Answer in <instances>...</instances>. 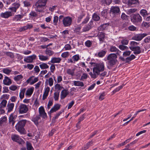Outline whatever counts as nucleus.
Listing matches in <instances>:
<instances>
[{"label": "nucleus", "instance_id": "obj_1", "mask_svg": "<svg viewBox=\"0 0 150 150\" xmlns=\"http://www.w3.org/2000/svg\"><path fill=\"white\" fill-rule=\"evenodd\" d=\"M90 64L94 66L93 69V74L92 72L89 73L92 78H96L97 76L100 74V72H102L104 70L105 65L103 62H100L98 64L92 62L90 63Z\"/></svg>", "mask_w": 150, "mask_h": 150}, {"label": "nucleus", "instance_id": "obj_2", "mask_svg": "<svg viewBox=\"0 0 150 150\" xmlns=\"http://www.w3.org/2000/svg\"><path fill=\"white\" fill-rule=\"evenodd\" d=\"M117 57L116 54L114 53L110 54L107 56V59L108 63L107 68L108 69H111L115 67L117 62V60L116 59Z\"/></svg>", "mask_w": 150, "mask_h": 150}, {"label": "nucleus", "instance_id": "obj_3", "mask_svg": "<svg viewBox=\"0 0 150 150\" xmlns=\"http://www.w3.org/2000/svg\"><path fill=\"white\" fill-rule=\"evenodd\" d=\"M26 120H22L19 122L16 125V129L21 134H24L25 133V130L24 128L25 125L26 123Z\"/></svg>", "mask_w": 150, "mask_h": 150}, {"label": "nucleus", "instance_id": "obj_4", "mask_svg": "<svg viewBox=\"0 0 150 150\" xmlns=\"http://www.w3.org/2000/svg\"><path fill=\"white\" fill-rule=\"evenodd\" d=\"M72 22V18L70 16L64 17L62 20V23L64 26L65 27L69 26Z\"/></svg>", "mask_w": 150, "mask_h": 150}, {"label": "nucleus", "instance_id": "obj_5", "mask_svg": "<svg viewBox=\"0 0 150 150\" xmlns=\"http://www.w3.org/2000/svg\"><path fill=\"white\" fill-rule=\"evenodd\" d=\"M19 112L21 114L26 113L28 111V106L25 104L21 103L18 107Z\"/></svg>", "mask_w": 150, "mask_h": 150}, {"label": "nucleus", "instance_id": "obj_6", "mask_svg": "<svg viewBox=\"0 0 150 150\" xmlns=\"http://www.w3.org/2000/svg\"><path fill=\"white\" fill-rule=\"evenodd\" d=\"M131 21L134 23L141 22L142 18L139 14H134L132 16Z\"/></svg>", "mask_w": 150, "mask_h": 150}, {"label": "nucleus", "instance_id": "obj_7", "mask_svg": "<svg viewBox=\"0 0 150 150\" xmlns=\"http://www.w3.org/2000/svg\"><path fill=\"white\" fill-rule=\"evenodd\" d=\"M12 6L9 8L8 9L11 11L12 12H16L17 10L21 6L19 2H16L13 4Z\"/></svg>", "mask_w": 150, "mask_h": 150}, {"label": "nucleus", "instance_id": "obj_8", "mask_svg": "<svg viewBox=\"0 0 150 150\" xmlns=\"http://www.w3.org/2000/svg\"><path fill=\"white\" fill-rule=\"evenodd\" d=\"M147 35V34L145 33L137 34L133 37L132 39L136 41H140L143 38Z\"/></svg>", "mask_w": 150, "mask_h": 150}, {"label": "nucleus", "instance_id": "obj_9", "mask_svg": "<svg viewBox=\"0 0 150 150\" xmlns=\"http://www.w3.org/2000/svg\"><path fill=\"white\" fill-rule=\"evenodd\" d=\"M13 14L11 11H6L4 12H2L0 14V16L2 18H8L12 16Z\"/></svg>", "mask_w": 150, "mask_h": 150}, {"label": "nucleus", "instance_id": "obj_10", "mask_svg": "<svg viewBox=\"0 0 150 150\" xmlns=\"http://www.w3.org/2000/svg\"><path fill=\"white\" fill-rule=\"evenodd\" d=\"M39 112L40 117H42V118L45 119L47 117V115L45 112L44 107L43 106H41L39 108Z\"/></svg>", "mask_w": 150, "mask_h": 150}, {"label": "nucleus", "instance_id": "obj_11", "mask_svg": "<svg viewBox=\"0 0 150 150\" xmlns=\"http://www.w3.org/2000/svg\"><path fill=\"white\" fill-rule=\"evenodd\" d=\"M36 57V56L35 54L28 56L24 59V61L27 63H31L33 62V60H35Z\"/></svg>", "mask_w": 150, "mask_h": 150}, {"label": "nucleus", "instance_id": "obj_12", "mask_svg": "<svg viewBox=\"0 0 150 150\" xmlns=\"http://www.w3.org/2000/svg\"><path fill=\"white\" fill-rule=\"evenodd\" d=\"M34 76H31L26 81L28 83H30V85H33L38 81V77H35L33 79V78Z\"/></svg>", "mask_w": 150, "mask_h": 150}, {"label": "nucleus", "instance_id": "obj_13", "mask_svg": "<svg viewBox=\"0 0 150 150\" xmlns=\"http://www.w3.org/2000/svg\"><path fill=\"white\" fill-rule=\"evenodd\" d=\"M14 103L8 102L7 104L6 110H7V112L9 113L13 111L14 108Z\"/></svg>", "mask_w": 150, "mask_h": 150}, {"label": "nucleus", "instance_id": "obj_14", "mask_svg": "<svg viewBox=\"0 0 150 150\" xmlns=\"http://www.w3.org/2000/svg\"><path fill=\"white\" fill-rule=\"evenodd\" d=\"M11 138L13 141L19 143L23 141V139L20 138L19 136L15 134L12 135L11 136Z\"/></svg>", "mask_w": 150, "mask_h": 150}, {"label": "nucleus", "instance_id": "obj_15", "mask_svg": "<svg viewBox=\"0 0 150 150\" xmlns=\"http://www.w3.org/2000/svg\"><path fill=\"white\" fill-rule=\"evenodd\" d=\"M110 11L111 13L115 14H117L120 13V9L118 6H112Z\"/></svg>", "mask_w": 150, "mask_h": 150}, {"label": "nucleus", "instance_id": "obj_16", "mask_svg": "<svg viewBox=\"0 0 150 150\" xmlns=\"http://www.w3.org/2000/svg\"><path fill=\"white\" fill-rule=\"evenodd\" d=\"M35 6H36L35 10L36 11L39 12H42L44 10L43 7L45 6L39 4L38 3H35Z\"/></svg>", "mask_w": 150, "mask_h": 150}, {"label": "nucleus", "instance_id": "obj_17", "mask_svg": "<svg viewBox=\"0 0 150 150\" xmlns=\"http://www.w3.org/2000/svg\"><path fill=\"white\" fill-rule=\"evenodd\" d=\"M50 91V88L49 87L47 86L45 88L42 96V99L43 100H44L47 98L48 96Z\"/></svg>", "mask_w": 150, "mask_h": 150}, {"label": "nucleus", "instance_id": "obj_18", "mask_svg": "<svg viewBox=\"0 0 150 150\" xmlns=\"http://www.w3.org/2000/svg\"><path fill=\"white\" fill-rule=\"evenodd\" d=\"M69 92L67 90L64 89L62 90L61 93L60 97L61 99H64L69 94Z\"/></svg>", "mask_w": 150, "mask_h": 150}, {"label": "nucleus", "instance_id": "obj_19", "mask_svg": "<svg viewBox=\"0 0 150 150\" xmlns=\"http://www.w3.org/2000/svg\"><path fill=\"white\" fill-rule=\"evenodd\" d=\"M60 107V105L58 104H57L54 105L53 107L51 109L50 112V113H52L56 112L59 109Z\"/></svg>", "mask_w": 150, "mask_h": 150}, {"label": "nucleus", "instance_id": "obj_20", "mask_svg": "<svg viewBox=\"0 0 150 150\" xmlns=\"http://www.w3.org/2000/svg\"><path fill=\"white\" fill-rule=\"evenodd\" d=\"M33 28V25L31 24H28L27 25L20 28L18 30L19 32L24 31L28 29H30Z\"/></svg>", "mask_w": 150, "mask_h": 150}, {"label": "nucleus", "instance_id": "obj_21", "mask_svg": "<svg viewBox=\"0 0 150 150\" xmlns=\"http://www.w3.org/2000/svg\"><path fill=\"white\" fill-rule=\"evenodd\" d=\"M15 118L13 114H11L8 118L9 122L10 124H11L12 126H13L15 122Z\"/></svg>", "mask_w": 150, "mask_h": 150}, {"label": "nucleus", "instance_id": "obj_22", "mask_svg": "<svg viewBox=\"0 0 150 150\" xmlns=\"http://www.w3.org/2000/svg\"><path fill=\"white\" fill-rule=\"evenodd\" d=\"M98 36L100 41L103 42L104 40L105 34L103 32H99L98 34Z\"/></svg>", "mask_w": 150, "mask_h": 150}, {"label": "nucleus", "instance_id": "obj_23", "mask_svg": "<svg viewBox=\"0 0 150 150\" xmlns=\"http://www.w3.org/2000/svg\"><path fill=\"white\" fill-rule=\"evenodd\" d=\"M110 50L112 52H115L116 54H119L121 52L117 48L113 46H111L110 47Z\"/></svg>", "mask_w": 150, "mask_h": 150}, {"label": "nucleus", "instance_id": "obj_24", "mask_svg": "<svg viewBox=\"0 0 150 150\" xmlns=\"http://www.w3.org/2000/svg\"><path fill=\"white\" fill-rule=\"evenodd\" d=\"M3 83L6 85L8 86L11 83V80L8 77L5 76L3 81Z\"/></svg>", "mask_w": 150, "mask_h": 150}, {"label": "nucleus", "instance_id": "obj_25", "mask_svg": "<svg viewBox=\"0 0 150 150\" xmlns=\"http://www.w3.org/2000/svg\"><path fill=\"white\" fill-rule=\"evenodd\" d=\"M134 52V53L135 55L139 54L141 53V50L139 46H137L131 50Z\"/></svg>", "mask_w": 150, "mask_h": 150}, {"label": "nucleus", "instance_id": "obj_26", "mask_svg": "<svg viewBox=\"0 0 150 150\" xmlns=\"http://www.w3.org/2000/svg\"><path fill=\"white\" fill-rule=\"evenodd\" d=\"M120 38L121 39L120 41L122 45H127L128 44L129 40L127 38L123 37Z\"/></svg>", "mask_w": 150, "mask_h": 150}, {"label": "nucleus", "instance_id": "obj_27", "mask_svg": "<svg viewBox=\"0 0 150 150\" xmlns=\"http://www.w3.org/2000/svg\"><path fill=\"white\" fill-rule=\"evenodd\" d=\"M72 82L74 86H76L83 87L84 85L83 83L82 82L79 81H72Z\"/></svg>", "mask_w": 150, "mask_h": 150}, {"label": "nucleus", "instance_id": "obj_28", "mask_svg": "<svg viewBox=\"0 0 150 150\" xmlns=\"http://www.w3.org/2000/svg\"><path fill=\"white\" fill-rule=\"evenodd\" d=\"M23 3L24 7L29 8L32 6V3L30 1L25 0L23 2Z\"/></svg>", "mask_w": 150, "mask_h": 150}, {"label": "nucleus", "instance_id": "obj_29", "mask_svg": "<svg viewBox=\"0 0 150 150\" xmlns=\"http://www.w3.org/2000/svg\"><path fill=\"white\" fill-rule=\"evenodd\" d=\"M23 16H24L23 14L16 15L13 17V20L16 21H20V20L23 17Z\"/></svg>", "mask_w": 150, "mask_h": 150}, {"label": "nucleus", "instance_id": "obj_30", "mask_svg": "<svg viewBox=\"0 0 150 150\" xmlns=\"http://www.w3.org/2000/svg\"><path fill=\"white\" fill-rule=\"evenodd\" d=\"M139 44V43L135 42V41H131L130 42V46L129 48L130 50L134 48L135 47H137V45Z\"/></svg>", "mask_w": 150, "mask_h": 150}, {"label": "nucleus", "instance_id": "obj_31", "mask_svg": "<svg viewBox=\"0 0 150 150\" xmlns=\"http://www.w3.org/2000/svg\"><path fill=\"white\" fill-rule=\"evenodd\" d=\"M61 61V58L59 57H53L52 58L51 62L53 63H59Z\"/></svg>", "mask_w": 150, "mask_h": 150}, {"label": "nucleus", "instance_id": "obj_32", "mask_svg": "<svg viewBox=\"0 0 150 150\" xmlns=\"http://www.w3.org/2000/svg\"><path fill=\"white\" fill-rule=\"evenodd\" d=\"M40 119V117L39 115L36 116L35 117H33L32 118V121L35 124L37 125L38 124V121Z\"/></svg>", "mask_w": 150, "mask_h": 150}, {"label": "nucleus", "instance_id": "obj_33", "mask_svg": "<svg viewBox=\"0 0 150 150\" xmlns=\"http://www.w3.org/2000/svg\"><path fill=\"white\" fill-rule=\"evenodd\" d=\"M34 91L33 87L28 88L25 93V95L27 96H30L33 93Z\"/></svg>", "mask_w": 150, "mask_h": 150}, {"label": "nucleus", "instance_id": "obj_34", "mask_svg": "<svg viewBox=\"0 0 150 150\" xmlns=\"http://www.w3.org/2000/svg\"><path fill=\"white\" fill-rule=\"evenodd\" d=\"M108 23L103 24L98 28V30L99 31L103 30L106 29L109 25Z\"/></svg>", "mask_w": 150, "mask_h": 150}, {"label": "nucleus", "instance_id": "obj_35", "mask_svg": "<svg viewBox=\"0 0 150 150\" xmlns=\"http://www.w3.org/2000/svg\"><path fill=\"white\" fill-rule=\"evenodd\" d=\"M7 121V117L5 116H4L0 118V126L6 123Z\"/></svg>", "mask_w": 150, "mask_h": 150}, {"label": "nucleus", "instance_id": "obj_36", "mask_svg": "<svg viewBox=\"0 0 150 150\" xmlns=\"http://www.w3.org/2000/svg\"><path fill=\"white\" fill-rule=\"evenodd\" d=\"M45 52L46 54L49 55L50 56L53 55L54 54V52L52 51L51 48H47L45 51Z\"/></svg>", "mask_w": 150, "mask_h": 150}, {"label": "nucleus", "instance_id": "obj_37", "mask_svg": "<svg viewBox=\"0 0 150 150\" xmlns=\"http://www.w3.org/2000/svg\"><path fill=\"white\" fill-rule=\"evenodd\" d=\"M48 82L50 86H51L53 85L54 81L52 78H50L48 80L46 79L45 82V84L46 85H47Z\"/></svg>", "mask_w": 150, "mask_h": 150}, {"label": "nucleus", "instance_id": "obj_38", "mask_svg": "<svg viewBox=\"0 0 150 150\" xmlns=\"http://www.w3.org/2000/svg\"><path fill=\"white\" fill-rule=\"evenodd\" d=\"M7 101L5 99L2 100L0 103V108H4L6 107L7 104Z\"/></svg>", "mask_w": 150, "mask_h": 150}, {"label": "nucleus", "instance_id": "obj_39", "mask_svg": "<svg viewBox=\"0 0 150 150\" xmlns=\"http://www.w3.org/2000/svg\"><path fill=\"white\" fill-rule=\"evenodd\" d=\"M140 13L144 18L148 15L147 11L146 10L142 9L140 11Z\"/></svg>", "mask_w": 150, "mask_h": 150}, {"label": "nucleus", "instance_id": "obj_40", "mask_svg": "<svg viewBox=\"0 0 150 150\" xmlns=\"http://www.w3.org/2000/svg\"><path fill=\"white\" fill-rule=\"evenodd\" d=\"M75 70V69H68L67 70V73L69 75L73 76L74 74Z\"/></svg>", "mask_w": 150, "mask_h": 150}, {"label": "nucleus", "instance_id": "obj_41", "mask_svg": "<svg viewBox=\"0 0 150 150\" xmlns=\"http://www.w3.org/2000/svg\"><path fill=\"white\" fill-rule=\"evenodd\" d=\"M25 91V88H23L21 90L19 95V97L20 98V99H22L24 98Z\"/></svg>", "mask_w": 150, "mask_h": 150}, {"label": "nucleus", "instance_id": "obj_42", "mask_svg": "<svg viewBox=\"0 0 150 150\" xmlns=\"http://www.w3.org/2000/svg\"><path fill=\"white\" fill-rule=\"evenodd\" d=\"M138 3V0H128V4L129 6L134 4H137Z\"/></svg>", "mask_w": 150, "mask_h": 150}, {"label": "nucleus", "instance_id": "obj_43", "mask_svg": "<svg viewBox=\"0 0 150 150\" xmlns=\"http://www.w3.org/2000/svg\"><path fill=\"white\" fill-rule=\"evenodd\" d=\"M40 67L42 69H47L49 66L46 63H40L39 65Z\"/></svg>", "mask_w": 150, "mask_h": 150}, {"label": "nucleus", "instance_id": "obj_44", "mask_svg": "<svg viewBox=\"0 0 150 150\" xmlns=\"http://www.w3.org/2000/svg\"><path fill=\"white\" fill-rule=\"evenodd\" d=\"M135 56L133 54H132L131 56L128 57H127L125 60L126 62H129L131 61L132 60L135 59Z\"/></svg>", "mask_w": 150, "mask_h": 150}, {"label": "nucleus", "instance_id": "obj_45", "mask_svg": "<svg viewBox=\"0 0 150 150\" xmlns=\"http://www.w3.org/2000/svg\"><path fill=\"white\" fill-rule=\"evenodd\" d=\"M39 59L42 61H45L47 60L48 58L47 56H44L42 55H40L38 56Z\"/></svg>", "mask_w": 150, "mask_h": 150}, {"label": "nucleus", "instance_id": "obj_46", "mask_svg": "<svg viewBox=\"0 0 150 150\" xmlns=\"http://www.w3.org/2000/svg\"><path fill=\"white\" fill-rule=\"evenodd\" d=\"M23 77V76L20 74L15 76L14 78V79L16 81H18L22 79Z\"/></svg>", "mask_w": 150, "mask_h": 150}, {"label": "nucleus", "instance_id": "obj_47", "mask_svg": "<svg viewBox=\"0 0 150 150\" xmlns=\"http://www.w3.org/2000/svg\"><path fill=\"white\" fill-rule=\"evenodd\" d=\"M106 52V51L102 50L98 53V55L99 57H102L105 56Z\"/></svg>", "mask_w": 150, "mask_h": 150}, {"label": "nucleus", "instance_id": "obj_48", "mask_svg": "<svg viewBox=\"0 0 150 150\" xmlns=\"http://www.w3.org/2000/svg\"><path fill=\"white\" fill-rule=\"evenodd\" d=\"M5 54L7 56L10 58H13L14 57V55L13 53L11 52H4Z\"/></svg>", "mask_w": 150, "mask_h": 150}, {"label": "nucleus", "instance_id": "obj_49", "mask_svg": "<svg viewBox=\"0 0 150 150\" xmlns=\"http://www.w3.org/2000/svg\"><path fill=\"white\" fill-rule=\"evenodd\" d=\"M91 28V26L90 25L88 24L84 27L83 28V32H85L89 30Z\"/></svg>", "mask_w": 150, "mask_h": 150}, {"label": "nucleus", "instance_id": "obj_50", "mask_svg": "<svg viewBox=\"0 0 150 150\" xmlns=\"http://www.w3.org/2000/svg\"><path fill=\"white\" fill-rule=\"evenodd\" d=\"M26 146L27 150H34L31 144L29 142H26Z\"/></svg>", "mask_w": 150, "mask_h": 150}, {"label": "nucleus", "instance_id": "obj_51", "mask_svg": "<svg viewBox=\"0 0 150 150\" xmlns=\"http://www.w3.org/2000/svg\"><path fill=\"white\" fill-rule=\"evenodd\" d=\"M72 59L75 63L76 62L78 61L79 59V55L78 54L75 55L72 57Z\"/></svg>", "mask_w": 150, "mask_h": 150}, {"label": "nucleus", "instance_id": "obj_52", "mask_svg": "<svg viewBox=\"0 0 150 150\" xmlns=\"http://www.w3.org/2000/svg\"><path fill=\"white\" fill-rule=\"evenodd\" d=\"M47 0H38L36 3L45 6L46 4Z\"/></svg>", "mask_w": 150, "mask_h": 150}, {"label": "nucleus", "instance_id": "obj_53", "mask_svg": "<svg viewBox=\"0 0 150 150\" xmlns=\"http://www.w3.org/2000/svg\"><path fill=\"white\" fill-rule=\"evenodd\" d=\"M3 72L7 75L9 74L11 71V70L7 68L3 69Z\"/></svg>", "mask_w": 150, "mask_h": 150}, {"label": "nucleus", "instance_id": "obj_54", "mask_svg": "<svg viewBox=\"0 0 150 150\" xmlns=\"http://www.w3.org/2000/svg\"><path fill=\"white\" fill-rule=\"evenodd\" d=\"M125 45H119V48L122 50H127L128 49L127 47L125 46Z\"/></svg>", "mask_w": 150, "mask_h": 150}, {"label": "nucleus", "instance_id": "obj_55", "mask_svg": "<svg viewBox=\"0 0 150 150\" xmlns=\"http://www.w3.org/2000/svg\"><path fill=\"white\" fill-rule=\"evenodd\" d=\"M93 18L95 21H98L100 19V17L96 14L95 13L93 15Z\"/></svg>", "mask_w": 150, "mask_h": 150}, {"label": "nucleus", "instance_id": "obj_56", "mask_svg": "<svg viewBox=\"0 0 150 150\" xmlns=\"http://www.w3.org/2000/svg\"><path fill=\"white\" fill-rule=\"evenodd\" d=\"M55 88L56 90L60 91L62 89H64L63 87L61 86L59 84H56L55 86Z\"/></svg>", "mask_w": 150, "mask_h": 150}, {"label": "nucleus", "instance_id": "obj_57", "mask_svg": "<svg viewBox=\"0 0 150 150\" xmlns=\"http://www.w3.org/2000/svg\"><path fill=\"white\" fill-rule=\"evenodd\" d=\"M59 96V92H56L54 93V98L55 100H58Z\"/></svg>", "mask_w": 150, "mask_h": 150}, {"label": "nucleus", "instance_id": "obj_58", "mask_svg": "<svg viewBox=\"0 0 150 150\" xmlns=\"http://www.w3.org/2000/svg\"><path fill=\"white\" fill-rule=\"evenodd\" d=\"M64 49L65 50H70L71 49V47L69 44H67L64 46Z\"/></svg>", "mask_w": 150, "mask_h": 150}, {"label": "nucleus", "instance_id": "obj_59", "mask_svg": "<svg viewBox=\"0 0 150 150\" xmlns=\"http://www.w3.org/2000/svg\"><path fill=\"white\" fill-rule=\"evenodd\" d=\"M69 52H66L62 53L61 56L63 58H66L69 57Z\"/></svg>", "mask_w": 150, "mask_h": 150}, {"label": "nucleus", "instance_id": "obj_60", "mask_svg": "<svg viewBox=\"0 0 150 150\" xmlns=\"http://www.w3.org/2000/svg\"><path fill=\"white\" fill-rule=\"evenodd\" d=\"M88 75L87 74L85 73H83L81 77V80H83L84 79H86L88 77Z\"/></svg>", "mask_w": 150, "mask_h": 150}, {"label": "nucleus", "instance_id": "obj_61", "mask_svg": "<svg viewBox=\"0 0 150 150\" xmlns=\"http://www.w3.org/2000/svg\"><path fill=\"white\" fill-rule=\"evenodd\" d=\"M137 11V9L135 8L130 9L128 10V13L129 14H130L132 13L135 12Z\"/></svg>", "mask_w": 150, "mask_h": 150}, {"label": "nucleus", "instance_id": "obj_62", "mask_svg": "<svg viewBox=\"0 0 150 150\" xmlns=\"http://www.w3.org/2000/svg\"><path fill=\"white\" fill-rule=\"evenodd\" d=\"M123 86H120L118 88L115 89L113 91L112 94H114L116 92L119 91L122 88Z\"/></svg>", "mask_w": 150, "mask_h": 150}, {"label": "nucleus", "instance_id": "obj_63", "mask_svg": "<svg viewBox=\"0 0 150 150\" xmlns=\"http://www.w3.org/2000/svg\"><path fill=\"white\" fill-rule=\"evenodd\" d=\"M128 29L130 31H133L136 30V27L133 25H131L128 27Z\"/></svg>", "mask_w": 150, "mask_h": 150}, {"label": "nucleus", "instance_id": "obj_64", "mask_svg": "<svg viewBox=\"0 0 150 150\" xmlns=\"http://www.w3.org/2000/svg\"><path fill=\"white\" fill-rule=\"evenodd\" d=\"M105 94L104 92H103L101 93L100 95L99 99L100 100H102L104 99V97L105 96Z\"/></svg>", "mask_w": 150, "mask_h": 150}]
</instances>
